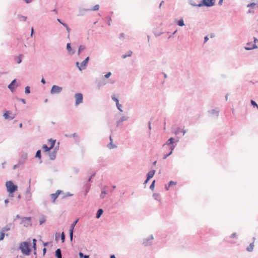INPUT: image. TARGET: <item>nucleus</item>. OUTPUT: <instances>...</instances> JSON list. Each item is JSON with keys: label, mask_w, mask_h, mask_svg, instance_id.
<instances>
[{"label": "nucleus", "mask_w": 258, "mask_h": 258, "mask_svg": "<svg viewBox=\"0 0 258 258\" xmlns=\"http://www.w3.org/2000/svg\"><path fill=\"white\" fill-rule=\"evenodd\" d=\"M90 10L89 9H84V8H79V14H78V16H83L85 14V12H88Z\"/></svg>", "instance_id": "nucleus-18"}, {"label": "nucleus", "mask_w": 258, "mask_h": 258, "mask_svg": "<svg viewBox=\"0 0 258 258\" xmlns=\"http://www.w3.org/2000/svg\"><path fill=\"white\" fill-rule=\"evenodd\" d=\"M20 166H21L20 164H19V163H18L16 165H15L14 166H13V169H17V168H18L19 167H20Z\"/></svg>", "instance_id": "nucleus-55"}, {"label": "nucleus", "mask_w": 258, "mask_h": 258, "mask_svg": "<svg viewBox=\"0 0 258 258\" xmlns=\"http://www.w3.org/2000/svg\"><path fill=\"white\" fill-rule=\"evenodd\" d=\"M65 136L66 137H69V138H75L76 139V142H79V136L78 135V134L77 133H74L71 135L66 134Z\"/></svg>", "instance_id": "nucleus-17"}, {"label": "nucleus", "mask_w": 258, "mask_h": 258, "mask_svg": "<svg viewBox=\"0 0 258 258\" xmlns=\"http://www.w3.org/2000/svg\"><path fill=\"white\" fill-rule=\"evenodd\" d=\"M22 56V54H20L18 56H17L15 58V60H16V61L18 63H20L22 62V59H21Z\"/></svg>", "instance_id": "nucleus-37"}, {"label": "nucleus", "mask_w": 258, "mask_h": 258, "mask_svg": "<svg viewBox=\"0 0 258 258\" xmlns=\"http://www.w3.org/2000/svg\"><path fill=\"white\" fill-rule=\"evenodd\" d=\"M61 240L62 242L64 241L65 240V235L63 232H62L61 234Z\"/></svg>", "instance_id": "nucleus-46"}, {"label": "nucleus", "mask_w": 258, "mask_h": 258, "mask_svg": "<svg viewBox=\"0 0 258 258\" xmlns=\"http://www.w3.org/2000/svg\"><path fill=\"white\" fill-rule=\"evenodd\" d=\"M172 151H170L168 154L164 155V156H163V159H166V158H167L169 156H170V155H171V154H172Z\"/></svg>", "instance_id": "nucleus-48"}, {"label": "nucleus", "mask_w": 258, "mask_h": 258, "mask_svg": "<svg viewBox=\"0 0 258 258\" xmlns=\"http://www.w3.org/2000/svg\"><path fill=\"white\" fill-rule=\"evenodd\" d=\"M33 0H24V1L27 4H30L32 2Z\"/></svg>", "instance_id": "nucleus-61"}, {"label": "nucleus", "mask_w": 258, "mask_h": 258, "mask_svg": "<svg viewBox=\"0 0 258 258\" xmlns=\"http://www.w3.org/2000/svg\"><path fill=\"white\" fill-rule=\"evenodd\" d=\"M90 187V184H86V193H87L89 191Z\"/></svg>", "instance_id": "nucleus-50"}, {"label": "nucleus", "mask_w": 258, "mask_h": 258, "mask_svg": "<svg viewBox=\"0 0 258 258\" xmlns=\"http://www.w3.org/2000/svg\"><path fill=\"white\" fill-rule=\"evenodd\" d=\"M124 37V33H122L120 34L119 39H123Z\"/></svg>", "instance_id": "nucleus-58"}, {"label": "nucleus", "mask_w": 258, "mask_h": 258, "mask_svg": "<svg viewBox=\"0 0 258 258\" xmlns=\"http://www.w3.org/2000/svg\"><path fill=\"white\" fill-rule=\"evenodd\" d=\"M20 249L21 250L22 252L27 255L30 253L31 249L29 247V243L27 242H21L20 244Z\"/></svg>", "instance_id": "nucleus-1"}, {"label": "nucleus", "mask_w": 258, "mask_h": 258, "mask_svg": "<svg viewBox=\"0 0 258 258\" xmlns=\"http://www.w3.org/2000/svg\"><path fill=\"white\" fill-rule=\"evenodd\" d=\"M55 254L57 258H62L61 250L60 248H58L56 250Z\"/></svg>", "instance_id": "nucleus-21"}, {"label": "nucleus", "mask_w": 258, "mask_h": 258, "mask_svg": "<svg viewBox=\"0 0 258 258\" xmlns=\"http://www.w3.org/2000/svg\"><path fill=\"white\" fill-rule=\"evenodd\" d=\"M27 157H28L27 154L26 153H23L21 154L20 158L19 159V161H18V163H19V164H20L21 165H23L25 163V162L27 159Z\"/></svg>", "instance_id": "nucleus-9"}, {"label": "nucleus", "mask_w": 258, "mask_h": 258, "mask_svg": "<svg viewBox=\"0 0 258 258\" xmlns=\"http://www.w3.org/2000/svg\"><path fill=\"white\" fill-rule=\"evenodd\" d=\"M42 148L44 152H48L51 149L50 147H48L46 145H43Z\"/></svg>", "instance_id": "nucleus-30"}, {"label": "nucleus", "mask_w": 258, "mask_h": 258, "mask_svg": "<svg viewBox=\"0 0 258 258\" xmlns=\"http://www.w3.org/2000/svg\"><path fill=\"white\" fill-rule=\"evenodd\" d=\"M177 24L179 26H183L184 25L183 20L182 19H180L177 22Z\"/></svg>", "instance_id": "nucleus-39"}, {"label": "nucleus", "mask_w": 258, "mask_h": 258, "mask_svg": "<svg viewBox=\"0 0 258 258\" xmlns=\"http://www.w3.org/2000/svg\"><path fill=\"white\" fill-rule=\"evenodd\" d=\"M116 107L117 108V109L120 111V112H122L123 110H122L121 109V105L120 104H119V103L118 102V103H116Z\"/></svg>", "instance_id": "nucleus-43"}, {"label": "nucleus", "mask_w": 258, "mask_h": 258, "mask_svg": "<svg viewBox=\"0 0 258 258\" xmlns=\"http://www.w3.org/2000/svg\"><path fill=\"white\" fill-rule=\"evenodd\" d=\"M10 113H11V112L10 111H6L5 112L3 116H4V117L6 119L12 120L14 118L15 116H10Z\"/></svg>", "instance_id": "nucleus-15"}, {"label": "nucleus", "mask_w": 258, "mask_h": 258, "mask_svg": "<svg viewBox=\"0 0 258 258\" xmlns=\"http://www.w3.org/2000/svg\"><path fill=\"white\" fill-rule=\"evenodd\" d=\"M35 157L39 158L40 159L41 158V151L40 150H38L37 151L35 155Z\"/></svg>", "instance_id": "nucleus-32"}, {"label": "nucleus", "mask_w": 258, "mask_h": 258, "mask_svg": "<svg viewBox=\"0 0 258 258\" xmlns=\"http://www.w3.org/2000/svg\"><path fill=\"white\" fill-rule=\"evenodd\" d=\"M175 146L173 145H170V149L171 150V151L172 152V151L174 150V149L175 148Z\"/></svg>", "instance_id": "nucleus-59"}, {"label": "nucleus", "mask_w": 258, "mask_h": 258, "mask_svg": "<svg viewBox=\"0 0 258 258\" xmlns=\"http://www.w3.org/2000/svg\"><path fill=\"white\" fill-rule=\"evenodd\" d=\"M215 2V0H203L202 4L198 5V6H205L207 7L213 6Z\"/></svg>", "instance_id": "nucleus-8"}, {"label": "nucleus", "mask_w": 258, "mask_h": 258, "mask_svg": "<svg viewBox=\"0 0 258 258\" xmlns=\"http://www.w3.org/2000/svg\"><path fill=\"white\" fill-rule=\"evenodd\" d=\"M5 232L2 230L0 233V240H2L4 239V237H5Z\"/></svg>", "instance_id": "nucleus-41"}, {"label": "nucleus", "mask_w": 258, "mask_h": 258, "mask_svg": "<svg viewBox=\"0 0 258 258\" xmlns=\"http://www.w3.org/2000/svg\"><path fill=\"white\" fill-rule=\"evenodd\" d=\"M247 45L248 46L245 47V49L246 50H250V49H253V48H255L256 47V46L255 44H252L251 45H250V44L248 43Z\"/></svg>", "instance_id": "nucleus-31"}, {"label": "nucleus", "mask_w": 258, "mask_h": 258, "mask_svg": "<svg viewBox=\"0 0 258 258\" xmlns=\"http://www.w3.org/2000/svg\"><path fill=\"white\" fill-rule=\"evenodd\" d=\"M154 239L153 235H150L149 236L143 239V244L145 246H150L152 244V240Z\"/></svg>", "instance_id": "nucleus-4"}, {"label": "nucleus", "mask_w": 258, "mask_h": 258, "mask_svg": "<svg viewBox=\"0 0 258 258\" xmlns=\"http://www.w3.org/2000/svg\"><path fill=\"white\" fill-rule=\"evenodd\" d=\"M155 180H154L151 184L150 185V188L152 190H153L154 189V186H155Z\"/></svg>", "instance_id": "nucleus-45"}, {"label": "nucleus", "mask_w": 258, "mask_h": 258, "mask_svg": "<svg viewBox=\"0 0 258 258\" xmlns=\"http://www.w3.org/2000/svg\"><path fill=\"white\" fill-rule=\"evenodd\" d=\"M103 213V210L102 209H99L97 211L96 218L99 219Z\"/></svg>", "instance_id": "nucleus-24"}, {"label": "nucleus", "mask_w": 258, "mask_h": 258, "mask_svg": "<svg viewBox=\"0 0 258 258\" xmlns=\"http://www.w3.org/2000/svg\"><path fill=\"white\" fill-rule=\"evenodd\" d=\"M36 239H33V248L35 250L36 249Z\"/></svg>", "instance_id": "nucleus-44"}, {"label": "nucleus", "mask_w": 258, "mask_h": 258, "mask_svg": "<svg viewBox=\"0 0 258 258\" xmlns=\"http://www.w3.org/2000/svg\"><path fill=\"white\" fill-rule=\"evenodd\" d=\"M19 100H20L23 104H26V102L25 99L23 98H18Z\"/></svg>", "instance_id": "nucleus-56"}, {"label": "nucleus", "mask_w": 258, "mask_h": 258, "mask_svg": "<svg viewBox=\"0 0 258 258\" xmlns=\"http://www.w3.org/2000/svg\"><path fill=\"white\" fill-rule=\"evenodd\" d=\"M111 98L112 99L116 102V104L119 102L118 99L117 98H116L114 96H112Z\"/></svg>", "instance_id": "nucleus-47"}, {"label": "nucleus", "mask_w": 258, "mask_h": 258, "mask_svg": "<svg viewBox=\"0 0 258 258\" xmlns=\"http://www.w3.org/2000/svg\"><path fill=\"white\" fill-rule=\"evenodd\" d=\"M100 6L99 5H95L92 9H89L90 10L89 11H98L99 9Z\"/></svg>", "instance_id": "nucleus-35"}, {"label": "nucleus", "mask_w": 258, "mask_h": 258, "mask_svg": "<svg viewBox=\"0 0 258 258\" xmlns=\"http://www.w3.org/2000/svg\"><path fill=\"white\" fill-rule=\"evenodd\" d=\"M153 197L155 200H157L158 201H160V200H161V199L160 198V195H159V194H158L157 193H154L153 194Z\"/></svg>", "instance_id": "nucleus-27"}, {"label": "nucleus", "mask_w": 258, "mask_h": 258, "mask_svg": "<svg viewBox=\"0 0 258 258\" xmlns=\"http://www.w3.org/2000/svg\"><path fill=\"white\" fill-rule=\"evenodd\" d=\"M89 60V57H87L81 63H80V68H79V70L82 71L86 69V66L88 63V61Z\"/></svg>", "instance_id": "nucleus-11"}, {"label": "nucleus", "mask_w": 258, "mask_h": 258, "mask_svg": "<svg viewBox=\"0 0 258 258\" xmlns=\"http://www.w3.org/2000/svg\"><path fill=\"white\" fill-rule=\"evenodd\" d=\"M41 82L43 84H45L46 83V81L45 80V79L43 78L41 80Z\"/></svg>", "instance_id": "nucleus-64"}, {"label": "nucleus", "mask_w": 258, "mask_h": 258, "mask_svg": "<svg viewBox=\"0 0 258 258\" xmlns=\"http://www.w3.org/2000/svg\"><path fill=\"white\" fill-rule=\"evenodd\" d=\"M106 83L107 82L105 80L100 81L97 83V86L98 88H100L101 86L106 85Z\"/></svg>", "instance_id": "nucleus-26"}, {"label": "nucleus", "mask_w": 258, "mask_h": 258, "mask_svg": "<svg viewBox=\"0 0 258 258\" xmlns=\"http://www.w3.org/2000/svg\"><path fill=\"white\" fill-rule=\"evenodd\" d=\"M176 184V183L173 181H170L169 183H168V187H170L171 186L173 185H175Z\"/></svg>", "instance_id": "nucleus-49"}, {"label": "nucleus", "mask_w": 258, "mask_h": 258, "mask_svg": "<svg viewBox=\"0 0 258 258\" xmlns=\"http://www.w3.org/2000/svg\"><path fill=\"white\" fill-rule=\"evenodd\" d=\"M107 147L109 149H111L116 148L117 146L113 144V142H110V143L108 144Z\"/></svg>", "instance_id": "nucleus-33"}, {"label": "nucleus", "mask_w": 258, "mask_h": 258, "mask_svg": "<svg viewBox=\"0 0 258 258\" xmlns=\"http://www.w3.org/2000/svg\"><path fill=\"white\" fill-rule=\"evenodd\" d=\"M78 221V219H77L75 221L73 222V223L71 224L70 229L69 230V235L70 237V240L72 241L73 239V232H74V229L76 225L77 222Z\"/></svg>", "instance_id": "nucleus-7"}, {"label": "nucleus", "mask_w": 258, "mask_h": 258, "mask_svg": "<svg viewBox=\"0 0 258 258\" xmlns=\"http://www.w3.org/2000/svg\"><path fill=\"white\" fill-rule=\"evenodd\" d=\"M129 117L127 116H121L118 120H117L116 122V126H119L121 125V122L124 121H126L128 119Z\"/></svg>", "instance_id": "nucleus-12"}, {"label": "nucleus", "mask_w": 258, "mask_h": 258, "mask_svg": "<svg viewBox=\"0 0 258 258\" xmlns=\"http://www.w3.org/2000/svg\"><path fill=\"white\" fill-rule=\"evenodd\" d=\"M132 53H133L132 51H131V50H129L127 52V53H126V54H124V55H122V58H125L127 57H130V56H132Z\"/></svg>", "instance_id": "nucleus-29"}, {"label": "nucleus", "mask_w": 258, "mask_h": 258, "mask_svg": "<svg viewBox=\"0 0 258 258\" xmlns=\"http://www.w3.org/2000/svg\"><path fill=\"white\" fill-rule=\"evenodd\" d=\"M111 75V72H108L106 74H105L104 75V77L105 78H108L109 77H110V76Z\"/></svg>", "instance_id": "nucleus-52"}, {"label": "nucleus", "mask_w": 258, "mask_h": 258, "mask_svg": "<svg viewBox=\"0 0 258 258\" xmlns=\"http://www.w3.org/2000/svg\"><path fill=\"white\" fill-rule=\"evenodd\" d=\"M62 192V191L60 190H57L55 193L52 194L50 195L51 198L52 199V202L54 203L55 200L57 198L59 195Z\"/></svg>", "instance_id": "nucleus-13"}, {"label": "nucleus", "mask_w": 258, "mask_h": 258, "mask_svg": "<svg viewBox=\"0 0 258 258\" xmlns=\"http://www.w3.org/2000/svg\"><path fill=\"white\" fill-rule=\"evenodd\" d=\"M14 224L12 223H10L7 224L4 227L2 228V230L5 232L12 229H14Z\"/></svg>", "instance_id": "nucleus-10"}, {"label": "nucleus", "mask_w": 258, "mask_h": 258, "mask_svg": "<svg viewBox=\"0 0 258 258\" xmlns=\"http://www.w3.org/2000/svg\"><path fill=\"white\" fill-rule=\"evenodd\" d=\"M251 104L254 106H256L257 108H258V105L256 104V103L253 100H251Z\"/></svg>", "instance_id": "nucleus-51"}, {"label": "nucleus", "mask_w": 258, "mask_h": 258, "mask_svg": "<svg viewBox=\"0 0 258 258\" xmlns=\"http://www.w3.org/2000/svg\"><path fill=\"white\" fill-rule=\"evenodd\" d=\"M254 247L253 243H251L250 245L247 247L246 249L248 251H252Z\"/></svg>", "instance_id": "nucleus-36"}, {"label": "nucleus", "mask_w": 258, "mask_h": 258, "mask_svg": "<svg viewBox=\"0 0 258 258\" xmlns=\"http://www.w3.org/2000/svg\"><path fill=\"white\" fill-rule=\"evenodd\" d=\"M26 193V194L31 193L30 192V185H29V187L27 188Z\"/></svg>", "instance_id": "nucleus-57"}, {"label": "nucleus", "mask_w": 258, "mask_h": 258, "mask_svg": "<svg viewBox=\"0 0 258 258\" xmlns=\"http://www.w3.org/2000/svg\"><path fill=\"white\" fill-rule=\"evenodd\" d=\"M79 255L81 258L84 257V254L82 252H80L79 253Z\"/></svg>", "instance_id": "nucleus-60"}, {"label": "nucleus", "mask_w": 258, "mask_h": 258, "mask_svg": "<svg viewBox=\"0 0 258 258\" xmlns=\"http://www.w3.org/2000/svg\"><path fill=\"white\" fill-rule=\"evenodd\" d=\"M18 18L19 19V20L20 21H24V22L26 21L27 19V17L21 15H18Z\"/></svg>", "instance_id": "nucleus-25"}, {"label": "nucleus", "mask_w": 258, "mask_h": 258, "mask_svg": "<svg viewBox=\"0 0 258 258\" xmlns=\"http://www.w3.org/2000/svg\"><path fill=\"white\" fill-rule=\"evenodd\" d=\"M21 224L23 225L25 227L32 225L31 217H22L21 218Z\"/></svg>", "instance_id": "nucleus-3"}, {"label": "nucleus", "mask_w": 258, "mask_h": 258, "mask_svg": "<svg viewBox=\"0 0 258 258\" xmlns=\"http://www.w3.org/2000/svg\"><path fill=\"white\" fill-rule=\"evenodd\" d=\"M6 186L9 194H12L18 189L17 185L14 184L12 181H8L6 183Z\"/></svg>", "instance_id": "nucleus-2"}, {"label": "nucleus", "mask_w": 258, "mask_h": 258, "mask_svg": "<svg viewBox=\"0 0 258 258\" xmlns=\"http://www.w3.org/2000/svg\"><path fill=\"white\" fill-rule=\"evenodd\" d=\"M49 141L51 142V145H50V147L52 149L54 147L56 140H52V139H50L49 140Z\"/></svg>", "instance_id": "nucleus-34"}, {"label": "nucleus", "mask_w": 258, "mask_h": 258, "mask_svg": "<svg viewBox=\"0 0 258 258\" xmlns=\"http://www.w3.org/2000/svg\"><path fill=\"white\" fill-rule=\"evenodd\" d=\"M75 105L78 106L79 104L83 102V96L82 93H78L75 95Z\"/></svg>", "instance_id": "nucleus-6"}, {"label": "nucleus", "mask_w": 258, "mask_h": 258, "mask_svg": "<svg viewBox=\"0 0 258 258\" xmlns=\"http://www.w3.org/2000/svg\"><path fill=\"white\" fill-rule=\"evenodd\" d=\"M16 82V79L13 80L11 83L8 85V88L11 90L12 92H14L15 90V84Z\"/></svg>", "instance_id": "nucleus-16"}, {"label": "nucleus", "mask_w": 258, "mask_h": 258, "mask_svg": "<svg viewBox=\"0 0 258 258\" xmlns=\"http://www.w3.org/2000/svg\"><path fill=\"white\" fill-rule=\"evenodd\" d=\"M56 151H53L52 152H49L48 155L49 159L51 160H54L56 158Z\"/></svg>", "instance_id": "nucleus-19"}, {"label": "nucleus", "mask_w": 258, "mask_h": 258, "mask_svg": "<svg viewBox=\"0 0 258 258\" xmlns=\"http://www.w3.org/2000/svg\"><path fill=\"white\" fill-rule=\"evenodd\" d=\"M86 48V47L85 45H81L79 47L78 51V54L80 55V53L82 51L84 50Z\"/></svg>", "instance_id": "nucleus-28"}, {"label": "nucleus", "mask_w": 258, "mask_h": 258, "mask_svg": "<svg viewBox=\"0 0 258 258\" xmlns=\"http://www.w3.org/2000/svg\"><path fill=\"white\" fill-rule=\"evenodd\" d=\"M46 248L45 247H44L43 249V255H44L46 252Z\"/></svg>", "instance_id": "nucleus-62"}, {"label": "nucleus", "mask_w": 258, "mask_h": 258, "mask_svg": "<svg viewBox=\"0 0 258 258\" xmlns=\"http://www.w3.org/2000/svg\"><path fill=\"white\" fill-rule=\"evenodd\" d=\"M174 142V139L173 138H170L167 140V141L166 142V143L165 144H164L163 146L171 145H173Z\"/></svg>", "instance_id": "nucleus-22"}, {"label": "nucleus", "mask_w": 258, "mask_h": 258, "mask_svg": "<svg viewBox=\"0 0 258 258\" xmlns=\"http://www.w3.org/2000/svg\"><path fill=\"white\" fill-rule=\"evenodd\" d=\"M155 170H152L150 171L147 174V178H148V179H150L151 178H152L155 173Z\"/></svg>", "instance_id": "nucleus-20"}, {"label": "nucleus", "mask_w": 258, "mask_h": 258, "mask_svg": "<svg viewBox=\"0 0 258 258\" xmlns=\"http://www.w3.org/2000/svg\"><path fill=\"white\" fill-rule=\"evenodd\" d=\"M76 66L77 67V68H78V69L79 70V68H80V63H79V62H76Z\"/></svg>", "instance_id": "nucleus-63"}, {"label": "nucleus", "mask_w": 258, "mask_h": 258, "mask_svg": "<svg viewBox=\"0 0 258 258\" xmlns=\"http://www.w3.org/2000/svg\"><path fill=\"white\" fill-rule=\"evenodd\" d=\"M25 92L26 94H29L30 93V88L29 86H27L25 89Z\"/></svg>", "instance_id": "nucleus-42"}, {"label": "nucleus", "mask_w": 258, "mask_h": 258, "mask_svg": "<svg viewBox=\"0 0 258 258\" xmlns=\"http://www.w3.org/2000/svg\"><path fill=\"white\" fill-rule=\"evenodd\" d=\"M106 19L108 20V25L109 26H110L111 25V23H110V22L111 21V18L110 17H107Z\"/></svg>", "instance_id": "nucleus-54"}, {"label": "nucleus", "mask_w": 258, "mask_h": 258, "mask_svg": "<svg viewBox=\"0 0 258 258\" xmlns=\"http://www.w3.org/2000/svg\"><path fill=\"white\" fill-rule=\"evenodd\" d=\"M67 50L68 51V53L70 55H73L75 53V50L71 47V45L70 43H67Z\"/></svg>", "instance_id": "nucleus-14"}, {"label": "nucleus", "mask_w": 258, "mask_h": 258, "mask_svg": "<svg viewBox=\"0 0 258 258\" xmlns=\"http://www.w3.org/2000/svg\"><path fill=\"white\" fill-rule=\"evenodd\" d=\"M66 30L68 33V37L69 38L70 37V33L71 32V29L68 27L66 28Z\"/></svg>", "instance_id": "nucleus-53"}, {"label": "nucleus", "mask_w": 258, "mask_h": 258, "mask_svg": "<svg viewBox=\"0 0 258 258\" xmlns=\"http://www.w3.org/2000/svg\"><path fill=\"white\" fill-rule=\"evenodd\" d=\"M31 197H32L31 193H28V194L25 193V198L27 201L31 200Z\"/></svg>", "instance_id": "nucleus-38"}, {"label": "nucleus", "mask_w": 258, "mask_h": 258, "mask_svg": "<svg viewBox=\"0 0 258 258\" xmlns=\"http://www.w3.org/2000/svg\"><path fill=\"white\" fill-rule=\"evenodd\" d=\"M106 188V186H104L102 188L101 193L100 196L101 199L104 198V195L107 194V192L105 190Z\"/></svg>", "instance_id": "nucleus-23"}, {"label": "nucleus", "mask_w": 258, "mask_h": 258, "mask_svg": "<svg viewBox=\"0 0 258 258\" xmlns=\"http://www.w3.org/2000/svg\"><path fill=\"white\" fill-rule=\"evenodd\" d=\"M45 222V218L44 216H42V217L39 220L40 224L41 225L43 223H44Z\"/></svg>", "instance_id": "nucleus-40"}, {"label": "nucleus", "mask_w": 258, "mask_h": 258, "mask_svg": "<svg viewBox=\"0 0 258 258\" xmlns=\"http://www.w3.org/2000/svg\"><path fill=\"white\" fill-rule=\"evenodd\" d=\"M62 91V88L57 85H53L50 90V93L52 95L59 94Z\"/></svg>", "instance_id": "nucleus-5"}]
</instances>
